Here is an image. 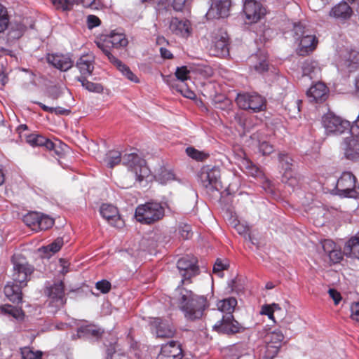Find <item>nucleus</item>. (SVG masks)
Masks as SVG:
<instances>
[{"label":"nucleus","mask_w":359,"mask_h":359,"mask_svg":"<svg viewBox=\"0 0 359 359\" xmlns=\"http://www.w3.org/2000/svg\"><path fill=\"white\" fill-rule=\"evenodd\" d=\"M1 311L6 314L13 316L15 319H22L24 316L23 311L21 309L10 304H5L1 306Z\"/></svg>","instance_id":"obj_37"},{"label":"nucleus","mask_w":359,"mask_h":359,"mask_svg":"<svg viewBox=\"0 0 359 359\" xmlns=\"http://www.w3.org/2000/svg\"><path fill=\"white\" fill-rule=\"evenodd\" d=\"M47 60L53 67L63 72L69 69L74 64L71 57L67 55L53 54L48 55Z\"/></svg>","instance_id":"obj_25"},{"label":"nucleus","mask_w":359,"mask_h":359,"mask_svg":"<svg viewBox=\"0 0 359 359\" xmlns=\"http://www.w3.org/2000/svg\"><path fill=\"white\" fill-rule=\"evenodd\" d=\"M76 67L79 69L81 76H90L94 69V57L90 54L81 56L76 63Z\"/></svg>","instance_id":"obj_27"},{"label":"nucleus","mask_w":359,"mask_h":359,"mask_svg":"<svg viewBox=\"0 0 359 359\" xmlns=\"http://www.w3.org/2000/svg\"><path fill=\"white\" fill-rule=\"evenodd\" d=\"M198 177L202 186L208 190H218L221 186L220 170L218 167L205 165L201 169Z\"/></svg>","instance_id":"obj_9"},{"label":"nucleus","mask_w":359,"mask_h":359,"mask_svg":"<svg viewBox=\"0 0 359 359\" xmlns=\"http://www.w3.org/2000/svg\"><path fill=\"white\" fill-rule=\"evenodd\" d=\"M102 333L103 331L100 328L92 325L81 326L77 330V335L79 338L97 339L101 337Z\"/></svg>","instance_id":"obj_31"},{"label":"nucleus","mask_w":359,"mask_h":359,"mask_svg":"<svg viewBox=\"0 0 359 359\" xmlns=\"http://www.w3.org/2000/svg\"><path fill=\"white\" fill-rule=\"evenodd\" d=\"M210 50L212 55L217 57L229 55V38L226 32L219 31L214 34Z\"/></svg>","instance_id":"obj_15"},{"label":"nucleus","mask_w":359,"mask_h":359,"mask_svg":"<svg viewBox=\"0 0 359 359\" xmlns=\"http://www.w3.org/2000/svg\"><path fill=\"white\" fill-rule=\"evenodd\" d=\"M8 21L7 9L0 4V32H4L7 28Z\"/></svg>","instance_id":"obj_43"},{"label":"nucleus","mask_w":359,"mask_h":359,"mask_svg":"<svg viewBox=\"0 0 359 359\" xmlns=\"http://www.w3.org/2000/svg\"><path fill=\"white\" fill-rule=\"evenodd\" d=\"M350 136L344 138L342 149L345 157L353 161H359V133L351 132Z\"/></svg>","instance_id":"obj_17"},{"label":"nucleus","mask_w":359,"mask_h":359,"mask_svg":"<svg viewBox=\"0 0 359 359\" xmlns=\"http://www.w3.org/2000/svg\"><path fill=\"white\" fill-rule=\"evenodd\" d=\"M322 248L326 255H328L331 251L337 248L335 243L330 239H325L321 243Z\"/></svg>","instance_id":"obj_54"},{"label":"nucleus","mask_w":359,"mask_h":359,"mask_svg":"<svg viewBox=\"0 0 359 359\" xmlns=\"http://www.w3.org/2000/svg\"><path fill=\"white\" fill-rule=\"evenodd\" d=\"M12 262L13 264L12 280L21 285H27L28 277L34 271L33 267L21 255H14L12 257Z\"/></svg>","instance_id":"obj_7"},{"label":"nucleus","mask_w":359,"mask_h":359,"mask_svg":"<svg viewBox=\"0 0 359 359\" xmlns=\"http://www.w3.org/2000/svg\"><path fill=\"white\" fill-rule=\"evenodd\" d=\"M165 208L175 212V206L172 201H166L163 203L151 201L138 205L135 210V217L142 224H151L163 218Z\"/></svg>","instance_id":"obj_4"},{"label":"nucleus","mask_w":359,"mask_h":359,"mask_svg":"<svg viewBox=\"0 0 359 359\" xmlns=\"http://www.w3.org/2000/svg\"><path fill=\"white\" fill-rule=\"evenodd\" d=\"M243 12L245 15L247 23L257 22L266 14V8L262 5L253 0H245Z\"/></svg>","instance_id":"obj_16"},{"label":"nucleus","mask_w":359,"mask_h":359,"mask_svg":"<svg viewBox=\"0 0 359 359\" xmlns=\"http://www.w3.org/2000/svg\"><path fill=\"white\" fill-rule=\"evenodd\" d=\"M353 15L351 7L344 1L335 5L330 11V16L340 20H346Z\"/></svg>","instance_id":"obj_26"},{"label":"nucleus","mask_w":359,"mask_h":359,"mask_svg":"<svg viewBox=\"0 0 359 359\" xmlns=\"http://www.w3.org/2000/svg\"><path fill=\"white\" fill-rule=\"evenodd\" d=\"M173 179H174L173 173L167 170H162L161 172L158 175V180L162 184L166 183L168 181L172 180Z\"/></svg>","instance_id":"obj_55"},{"label":"nucleus","mask_w":359,"mask_h":359,"mask_svg":"<svg viewBox=\"0 0 359 359\" xmlns=\"http://www.w3.org/2000/svg\"><path fill=\"white\" fill-rule=\"evenodd\" d=\"M80 0H50L55 9L67 12L72 10L75 4H79Z\"/></svg>","instance_id":"obj_35"},{"label":"nucleus","mask_w":359,"mask_h":359,"mask_svg":"<svg viewBox=\"0 0 359 359\" xmlns=\"http://www.w3.org/2000/svg\"><path fill=\"white\" fill-rule=\"evenodd\" d=\"M284 339V335L280 330H274L268 333L265 337L266 351L264 358L273 359L278 353Z\"/></svg>","instance_id":"obj_13"},{"label":"nucleus","mask_w":359,"mask_h":359,"mask_svg":"<svg viewBox=\"0 0 359 359\" xmlns=\"http://www.w3.org/2000/svg\"><path fill=\"white\" fill-rule=\"evenodd\" d=\"M333 263H338L342 258L341 252L337 248L327 255Z\"/></svg>","instance_id":"obj_57"},{"label":"nucleus","mask_w":359,"mask_h":359,"mask_svg":"<svg viewBox=\"0 0 359 359\" xmlns=\"http://www.w3.org/2000/svg\"><path fill=\"white\" fill-rule=\"evenodd\" d=\"M39 215L36 212H29L24 217V222L27 226H36Z\"/></svg>","instance_id":"obj_47"},{"label":"nucleus","mask_w":359,"mask_h":359,"mask_svg":"<svg viewBox=\"0 0 359 359\" xmlns=\"http://www.w3.org/2000/svg\"><path fill=\"white\" fill-rule=\"evenodd\" d=\"M25 286L13 280L8 282L4 287V294L9 301L19 304L22 299V288Z\"/></svg>","instance_id":"obj_24"},{"label":"nucleus","mask_w":359,"mask_h":359,"mask_svg":"<svg viewBox=\"0 0 359 359\" xmlns=\"http://www.w3.org/2000/svg\"><path fill=\"white\" fill-rule=\"evenodd\" d=\"M106 56L111 63H112L128 79L131 81L137 83L138 79L137 76L131 72L130 68L123 64L120 60L114 57L111 53H109L107 49H104Z\"/></svg>","instance_id":"obj_28"},{"label":"nucleus","mask_w":359,"mask_h":359,"mask_svg":"<svg viewBox=\"0 0 359 359\" xmlns=\"http://www.w3.org/2000/svg\"><path fill=\"white\" fill-rule=\"evenodd\" d=\"M6 29H8L7 41H13L19 39L23 35L26 29V26L20 22L8 21V25Z\"/></svg>","instance_id":"obj_30"},{"label":"nucleus","mask_w":359,"mask_h":359,"mask_svg":"<svg viewBox=\"0 0 359 359\" xmlns=\"http://www.w3.org/2000/svg\"><path fill=\"white\" fill-rule=\"evenodd\" d=\"M53 224L54 221L52 218L48 216L39 215L37 226L41 230H45L50 228L53 225Z\"/></svg>","instance_id":"obj_45"},{"label":"nucleus","mask_w":359,"mask_h":359,"mask_svg":"<svg viewBox=\"0 0 359 359\" xmlns=\"http://www.w3.org/2000/svg\"><path fill=\"white\" fill-rule=\"evenodd\" d=\"M102 217L105 219L111 226L121 227L123 221L121 219L117 208L110 204H102L100 208Z\"/></svg>","instance_id":"obj_21"},{"label":"nucleus","mask_w":359,"mask_h":359,"mask_svg":"<svg viewBox=\"0 0 359 359\" xmlns=\"http://www.w3.org/2000/svg\"><path fill=\"white\" fill-rule=\"evenodd\" d=\"M169 29L175 35L187 37L191 33V25L187 20L172 18L170 22Z\"/></svg>","instance_id":"obj_22"},{"label":"nucleus","mask_w":359,"mask_h":359,"mask_svg":"<svg viewBox=\"0 0 359 359\" xmlns=\"http://www.w3.org/2000/svg\"><path fill=\"white\" fill-rule=\"evenodd\" d=\"M186 153L189 157L196 161H202L206 159L208 156V154L203 151H200L191 147H187L186 149Z\"/></svg>","instance_id":"obj_41"},{"label":"nucleus","mask_w":359,"mask_h":359,"mask_svg":"<svg viewBox=\"0 0 359 359\" xmlns=\"http://www.w3.org/2000/svg\"><path fill=\"white\" fill-rule=\"evenodd\" d=\"M22 359H40L41 354L39 353H35L28 348H25L22 351Z\"/></svg>","instance_id":"obj_56"},{"label":"nucleus","mask_w":359,"mask_h":359,"mask_svg":"<svg viewBox=\"0 0 359 359\" xmlns=\"http://www.w3.org/2000/svg\"><path fill=\"white\" fill-rule=\"evenodd\" d=\"M254 69L259 74H263L269 70V62L266 56L259 58V62L254 65Z\"/></svg>","instance_id":"obj_46"},{"label":"nucleus","mask_w":359,"mask_h":359,"mask_svg":"<svg viewBox=\"0 0 359 359\" xmlns=\"http://www.w3.org/2000/svg\"><path fill=\"white\" fill-rule=\"evenodd\" d=\"M175 296L178 307L187 320L195 321L201 319L209 307L205 296L197 294L185 287L178 286Z\"/></svg>","instance_id":"obj_1"},{"label":"nucleus","mask_w":359,"mask_h":359,"mask_svg":"<svg viewBox=\"0 0 359 359\" xmlns=\"http://www.w3.org/2000/svg\"><path fill=\"white\" fill-rule=\"evenodd\" d=\"M111 283L107 280H102L96 283L95 287L102 293H107L111 290Z\"/></svg>","instance_id":"obj_50"},{"label":"nucleus","mask_w":359,"mask_h":359,"mask_svg":"<svg viewBox=\"0 0 359 359\" xmlns=\"http://www.w3.org/2000/svg\"><path fill=\"white\" fill-rule=\"evenodd\" d=\"M231 6V0H214L206 13V17L210 20L226 18L229 15Z\"/></svg>","instance_id":"obj_18"},{"label":"nucleus","mask_w":359,"mask_h":359,"mask_svg":"<svg viewBox=\"0 0 359 359\" xmlns=\"http://www.w3.org/2000/svg\"><path fill=\"white\" fill-rule=\"evenodd\" d=\"M279 160L286 171L291 169L292 159L286 154H280Z\"/></svg>","instance_id":"obj_51"},{"label":"nucleus","mask_w":359,"mask_h":359,"mask_svg":"<svg viewBox=\"0 0 359 359\" xmlns=\"http://www.w3.org/2000/svg\"><path fill=\"white\" fill-rule=\"evenodd\" d=\"M177 90L179 91L184 97L189 99H194L196 95L194 91L191 90L184 85L176 86Z\"/></svg>","instance_id":"obj_52"},{"label":"nucleus","mask_w":359,"mask_h":359,"mask_svg":"<svg viewBox=\"0 0 359 359\" xmlns=\"http://www.w3.org/2000/svg\"><path fill=\"white\" fill-rule=\"evenodd\" d=\"M323 125L327 133L338 135L345 132L355 133L354 126L351 127L349 121L343 120L332 113H327L323 116Z\"/></svg>","instance_id":"obj_8"},{"label":"nucleus","mask_w":359,"mask_h":359,"mask_svg":"<svg viewBox=\"0 0 359 359\" xmlns=\"http://www.w3.org/2000/svg\"><path fill=\"white\" fill-rule=\"evenodd\" d=\"M329 90L325 83L317 82L307 90L306 95L311 102H323L328 95Z\"/></svg>","instance_id":"obj_23"},{"label":"nucleus","mask_w":359,"mask_h":359,"mask_svg":"<svg viewBox=\"0 0 359 359\" xmlns=\"http://www.w3.org/2000/svg\"><path fill=\"white\" fill-rule=\"evenodd\" d=\"M236 102L239 108L258 112L264 109V99L257 93H238Z\"/></svg>","instance_id":"obj_10"},{"label":"nucleus","mask_w":359,"mask_h":359,"mask_svg":"<svg viewBox=\"0 0 359 359\" xmlns=\"http://www.w3.org/2000/svg\"><path fill=\"white\" fill-rule=\"evenodd\" d=\"M343 65L348 68H356L359 66V51L346 50L341 54Z\"/></svg>","instance_id":"obj_34"},{"label":"nucleus","mask_w":359,"mask_h":359,"mask_svg":"<svg viewBox=\"0 0 359 359\" xmlns=\"http://www.w3.org/2000/svg\"><path fill=\"white\" fill-rule=\"evenodd\" d=\"M337 194L341 197L356 198L359 196V187L356 177L351 172H344L336 184Z\"/></svg>","instance_id":"obj_6"},{"label":"nucleus","mask_w":359,"mask_h":359,"mask_svg":"<svg viewBox=\"0 0 359 359\" xmlns=\"http://www.w3.org/2000/svg\"><path fill=\"white\" fill-rule=\"evenodd\" d=\"M354 85L355 95L359 97V74L355 79Z\"/></svg>","instance_id":"obj_64"},{"label":"nucleus","mask_w":359,"mask_h":359,"mask_svg":"<svg viewBox=\"0 0 359 359\" xmlns=\"http://www.w3.org/2000/svg\"><path fill=\"white\" fill-rule=\"evenodd\" d=\"M259 150L263 155H269L273 151V147L266 141H263L259 144Z\"/></svg>","instance_id":"obj_53"},{"label":"nucleus","mask_w":359,"mask_h":359,"mask_svg":"<svg viewBox=\"0 0 359 359\" xmlns=\"http://www.w3.org/2000/svg\"><path fill=\"white\" fill-rule=\"evenodd\" d=\"M100 24V20L98 17L94 15H89L87 17V25L89 29L95 28L99 26Z\"/></svg>","instance_id":"obj_58"},{"label":"nucleus","mask_w":359,"mask_h":359,"mask_svg":"<svg viewBox=\"0 0 359 359\" xmlns=\"http://www.w3.org/2000/svg\"><path fill=\"white\" fill-rule=\"evenodd\" d=\"M76 79L81 83L83 88L90 92L100 93L103 91V87L101 84L89 81L86 79V76H79Z\"/></svg>","instance_id":"obj_36"},{"label":"nucleus","mask_w":359,"mask_h":359,"mask_svg":"<svg viewBox=\"0 0 359 359\" xmlns=\"http://www.w3.org/2000/svg\"><path fill=\"white\" fill-rule=\"evenodd\" d=\"M229 287L231 288V290L233 292H236L238 293L243 289L242 286L238 283L237 279H232L228 283Z\"/></svg>","instance_id":"obj_61"},{"label":"nucleus","mask_w":359,"mask_h":359,"mask_svg":"<svg viewBox=\"0 0 359 359\" xmlns=\"http://www.w3.org/2000/svg\"><path fill=\"white\" fill-rule=\"evenodd\" d=\"M320 67L316 61L306 60L302 65V76H309L311 79L318 78L320 74Z\"/></svg>","instance_id":"obj_32"},{"label":"nucleus","mask_w":359,"mask_h":359,"mask_svg":"<svg viewBox=\"0 0 359 359\" xmlns=\"http://www.w3.org/2000/svg\"><path fill=\"white\" fill-rule=\"evenodd\" d=\"M179 234L184 239H189L192 236L191 228L189 224H184L179 226Z\"/></svg>","instance_id":"obj_48"},{"label":"nucleus","mask_w":359,"mask_h":359,"mask_svg":"<svg viewBox=\"0 0 359 359\" xmlns=\"http://www.w3.org/2000/svg\"><path fill=\"white\" fill-rule=\"evenodd\" d=\"M229 266V264L227 260L217 259L212 271L215 274H217L219 277L222 278L224 276L223 271L227 269Z\"/></svg>","instance_id":"obj_40"},{"label":"nucleus","mask_w":359,"mask_h":359,"mask_svg":"<svg viewBox=\"0 0 359 359\" xmlns=\"http://www.w3.org/2000/svg\"><path fill=\"white\" fill-rule=\"evenodd\" d=\"M128 39L123 33H118L112 31L110 34L105 36L102 42L97 43L98 48L106 55L104 49H107L109 53L110 48H120L126 47L128 45Z\"/></svg>","instance_id":"obj_14"},{"label":"nucleus","mask_w":359,"mask_h":359,"mask_svg":"<svg viewBox=\"0 0 359 359\" xmlns=\"http://www.w3.org/2000/svg\"><path fill=\"white\" fill-rule=\"evenodd\" d=\"M344 252L346 255L359 259V231L345 244Z\"/></svg>","instance_id":"obj_33"},{"label":"nucleus","mask_w":359,"mask_h":359,"mask_svg":"<svg viewBox=\"0 0 359 359\" xmlns=\"http://www.w3.org/2000/svg\"><path fill=\"white\" fill-rule=\"evenodd\" d=\"M64 287V283L60 281L47 287L45 290L46 294L50 299V306L55 307V311L62 307L66 303Z\"/></svg>","instance_id":"obj_12"},{"label":"nucleus","mask_w":359,"mask_h":359,"mask_svg":"<svg viewBox=\"0 0 359 359\" xmlns=\"http://www.w3.org/2000/svg\"><path fill=\"white\" fill-rule=\"evenodd\" d=\"M102 162L110 168L122 162L139 182L142 181L149 174L145 161L135 153L126 154L122 156L118 150H110L105 154Z\"/></svg>","instance_id":"obj_2"},{"label":"nucleus","mask_w":359,"mask_h":359,"mask_svg":"<svg viewBox=\"0 0 359 359\" xmlns=\"http://www.w3.org/2000/svg\"><path fill=\"white\" fill-rule=\"evenodd\" d=\"M34 103H36L40 107L46 112L49 113H54L57 115H68L70 114V110L64 109L62 107H50L48 106L45 105L44 104L39 102H34Z\"/></svg>","instance_id":"obj_39"},{"label":"nucleus","mask_w":359,"mask_h":359,"mask_svg":"<svg viewBox=\"0 0 359 359\" xmlns=\"http://www.w3.org/2000/svg\"><path fill=\"white\" fill-rule=\"evenodd\" d=\"M192 0H172V6L176 11L189 10Z\"/></svg>","instance_id":"obj_42"},{"label":"nucleus","mask_w":359,"mask_h":359,"mask_svg":"<svg viewBox=\"0 0 359 359\" xmlns=\"http://www.w3.org/2000/svg\"><path fill=\"white\" fill-rule=\"evenodd\" d=\"M293 32L297 40L300 39L297 53L299 55H306L312 53L316 48L318 39L314 34H312L309 29L302 23L294 25Z\"/></svg>","instance_id":"obj_5"},{"label":"nucleus","mask_w":359,"mask_h":359,"mask_svg":"<svg viewBox=\"0 0 359 359\" xmlns=\"http://www.w3.org/2000/svg\"><path fill=\"white\" fill-rule=\"evenodd\" d=\"M63 245V239L62 238H57L53 243L50 244L43 246L40 248V250L43 253H55L58 252L62 246Z\"/></svg>","instance_id":"obj_38"},{"label":"nucleus","mask_w":359,"mask_h":359,"mask_svg":"<svg viewBox=\"0 0 359 359\" xmlns=\"http://www.w3.org/2000/svg\"><path fill=\"white\" fill-rule=\"evenodd\" d=\"M182 350L179 342L171 341L162 345L156 359H182Z\"/></svg>","instance_id":"obj_19"},{"label":"nucleus","mask_w":359,"mask_h":359,"mask_svg":"<svg viewBox=\"0 0 359 359\" xmlns=\"http://www.w3.org/2000/svg\"><path fill=\"white\" fill-rule=\"evenodd\" d=\"M328 294L330 297L333 299L335 305L339 304V302L341 300V294L337 290L333 288H330L328 290Z\"/></svg>","instance_id":"obj_60"},{"label":"nucleus","mask_w":359,"mask_h":359,"mask_svg":"<svg viewBox=\"0 0 359 359\" xmlns=\"http://www.w3.org/2000/svg\"><path fill=\"white\" fill-rule=\"evenodd\" d=\"M237 305V300L234 297H229L218 302L217 306L221 312L224 314L222 318L214 326V329L218 332L233 334L241 332L245 330L233 316V313Z\"/></svg>","instance_id":"obj_3"},{"label":"nucleus","mask_w":359,"mask_h":359,"mask_svg":"<svg viewBox=\"0 0 359 359\" xmlns=\"http://www.w3.org/2000/svg\"><path fill=\"white\" fill-rule=\"evenodd\" d=\"M79 4H81L86 8H90L93 9L97 8L95 0H80Z\"/></svg>","instance_id":"obj_62"},{"label":"nucleus","mask_w":359,"mask_h":359,"mask_svg":"<svg viewBox=\"0 0 359 359\" xmlns=\"http://www.w3.org/2000/svg\"><path fill=\"white\" fill-rule=\"evenodd\" d=\"M197 259L195 257L187 255L180 258L177 263V267L182 277L181 283H184L191 277L199 273V268L197 266Z\"/></svg>","instance_id":"obj_11"},{"label":"nucleus","mask_w":359,"mask_h":359,"mask_svg":"<svg viewBox=\"0 0 359 359\" xmlns=\"http://www.w3.org/2000/svg\"><path fill=\"white\" fill-rule=\"evenodd\" d=\"M26 141L32 147H43L48 150H53L55 149V144L51 140L39 134L27 135Z\"/></svg>","instance_id":"obj_29"},{"label":"nucleus","mask_w":359,"mask_h":359,"mask_svg":"<svg viewBox=\"0 0 359 359\" xmlns=\"http://www.w3.org/2000/svg\"><path fill=\"white\" fill-rule=\"evenodd\" d=\"M350 310L351 318L359 323V302L352 304Z\"/></svg>","instance_id":"obj_59"},{"label":"nucleus","mask_w":359,"mask_h":359,"mask_svg":"<svg viewBox=\"0 0 359 359\" xmlns=\"http://www.w3.org/2000/svg\"><path fill=\"white\" fill-rule=\"evenodd\" d=\"M189 73L190 71L188 69L187 67L182 66L176 69L175 74L177 80L184 82L190 79Z\"/></svg>","instance_id":"obj_44"},{"label":"nucleus","mask_w":359,"mask_h":359,"mask_svg":"<svg viewBox=\"0 0 359 359\" xmlns=\"http://www.w3.org/2000/svg\"><path fill=\"white\" fill-rule=\"evenodd\" d=\"M151 327L155 330L157 337L172 338L175 334V329L173 325L161 318H154L151 322Z\"/></svg>","instance_id":"obj_20"},{"label":"nucleus","mask_w":359,"mask_h":359,"mask_svg":"<svg viewBox=\"0 0 359 359\" xmlns=\"http://www.w3.org/2000/svg\"><path fill=\"white\" fill-rule=\"evenodd\" d=\"M161 55L163 58L165 59H170L172 58V54L170 50L165 48H160Z\"/></svg>","instance_id":"obj_63"},{"label":"nucleus","mask_w":359,"mask_h":359,"mask_svg":"<svg viewBox=\"0 0 359 359\" xmlns=\"http://www.w3.org/2000/svg\"><path fill=\"white\" fill-rule=\"evenodd\" d=\"M274 309H280L278 305L276 304L272 306L264 305L262 308L261 313L268 316L270 319L273 320Z\"/></svg>","instance_id":"obj_49"}]
</instances>
